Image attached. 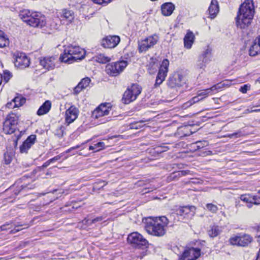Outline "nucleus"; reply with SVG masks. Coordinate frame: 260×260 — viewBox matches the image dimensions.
Listing matches in <instances>:
<instances>
[{
	"label": "nucleus",
	"mask_w": 260,
	"mask_h": 260,
	"mask_svg": "<svg viewBox=\"0 0 260 260\" xmlns=\"http://www.w3.org/2000/svg\"><path fill=\"white\" fill-rule=\"evenodd\" d=\"M143 221L146 232L151 235L157 237H161L166 234L169 223V220L165 216L149 217L143 219Z\"/></svg>",
	"instance_id": "nucleus-1"
},
{
	"label": "nucleus",
	"mask_w": 260,
	"mask_h": 260,
	"mask_svg": "<svg viewBox=\"0 0 260 260\" xmlns=\"http://www.w3.org/2000/svg\"><path fill=\"white\" fill-rule=\"evenodd\" d=\"M254 5L252 0H246L241 5L236 17V24L244 29L250 24L254 15Z\"/></svg>",
	"instance_id": "nucleus-2"
},
{
	"label": "nucleus",
	"mask_w": 260,
	"mask_h": 260,
	"mask_svg": "<svg viewBox=\"0 0 260 260\" xmlns=\"http://www.w3.org/2000/svg\"><path fill=\"white\" fill-rule=\"evenodd\" d=\"M63 48V52L60 54L59 58L62 62L71 64L83 59L85 56V51L78 46L69 45L64 46Z\"/></svg>",
	"instance_id": "nucleus-3"
},
{
	"label": "nucleus",
	"mask_w": 260,
	"mask_h": 260,
	"mask_svg": "<svg viewBox=\"0 0 260 260\" xmlns=\"http://www.w3.org/2000/svg\"><path fill=\"white\" fill-rule=\"evenodd\" d=\"M19 16L23 22L34 27L43 28L46 25V17L38 12L23 10L20 12Z\"/></svg>",
	"instance_id": "nucleus-4"
},
{
	"label": "nucleus",
	"mask_w": 260,
	"mask_h": 260,
	"mask_svg": "<svg viewBox=\"0 0 260 260\" xmlns=\"http://www.w3.org/2000/svg\"><path fill=\"white\" fill-rule=\"evenodd\" d=\"M220 88L219 84L213 85L211 88H207L204 90H199L197 92V95L192 98L190 100L183 105V108H187L192 104L201 101L208 96L211 95L213 92L216 91Z\"/></svg>",
	"instance_id": "nucleus-5"
},
{
	"label": "nucleus",
	"mask_w": 260,
	"mask_h": 260,
	"mask_svg": "<svg viewBox=\"0 0 260 260\" xmlns=\"http://www.w3.org/2000/svg\"><path fill=\"white\" fill-rule=\"evenodd\" d=\"M211 58L212 50L208 47L199 56L194 66L195 69L198 72L202 73L205 71L207 64L211 60Z\"/></svg>",
	"instance_id": "nucleus-6"
},
{
	"label": "nucleus",
	"mask_w": 260,
	"mask_h": 260,
	"mask_svg": "<svg viewBox=\"0 0 260 260\" xmlns=\"http://www.w3.org/2000/svg\"><path fill=\"white\" fill-rule=\"evenodd\" d=\"M127 66V62L121 60L112 62L106 66V73L111 76H117L119 75Z\"/></svg>",
	"instance_id": "nucleus-7"
},
{
	"label": "nucleus",
	"mask_w": 260,
	"mask_h": 260,
	"mask_svg": "<svg viewBox=\"0 0 260 260\" xmlns=\"http://www.w3.org/2000/svg\"><path fill=\"white\" fill-rule=\"evenodd\" d=\"M141 92V88L138 84H133L128 87L124 92L122 98L123 103L128 104L135 101L137 96Z\"/></svg>",
	"instance_id": "nucleus-8"
},
{
	"label": "nucleus",
	"mask_w": 260,
	"mask_h": 260,
	"mask_svg": "<svg viewBox=\"0 0 260 260\" xmlns=\"http://www.w3.org/2000/svg\"><path fill=\"white\" fill-rule=\"evenodd\" d=\"M127 241L134 247L140 248L148 245V241L138 232L131 233L128 236Z\"/></svg>",
	"instance_id": "nucleus-9"
},
{
	"label": "nucleus",
	"mask_w": 260,
	"mask_h": 260,
	"mask_svg": "<svg viewBox=\"0 0 260 260\" xmlns=\"http://www.w3.org/2000/svg\"><path fill=\"white\" fill-rule=\"evenodd\" d=\"M159 37L156 35H151L139 41V51L140 52H145L152 47L158 42Z\"/></svg>",
	"instance_id": "nucleus-10"
},
{
	"label": "nucleus",
	"mask_w": 260,
	"mask_h": 260,
	"mask_svg": "<svg viewBox=\"0 0 260 260\" xmlns=\"http://www.w3.org/2000/svg\"><path fill=\"white\" fill-rule=\"evenodd\" d=\"M169 66V61L168 59H164L160 65L158 73L157 74L155 83L154 86L157 87L160 85L167 75L168 72V68Z\"/></svg>",
	"instance_id": "nucleus-11"
},
{
	"label": "nucleus",
	"mask_w": 260,
	"mask_h": 260,
	"mask_svg": "<svg viewBox=\"0 0 260 260\" xmlns=\"http://www.w3.org/2000/svg\"><path fill=\"white\" fill-rule=\"evenodd\" d=\"M201 255V250L198 248H191L185 250L178 260H196Z\"/></svg>",
	"instance_id": "nucleus-12"
},
{
	"label": "nucleus",
	"mask_w": 260,
	"mask_h": 260,
	"mask_svg": "<svg viewBox=\"0 0 260 260\" xmlns=\"http://www.w3.org/2000/svg\"><path fill=\"white\" fill-rule=\"evenodd\" d=\"M15 66L20 69H24L28 67L30 64V59L22 52H18L15 55Z\"/></svg>",
	"instance_id": "nucleus-13"
},
{
	"label": "nucleus",
	"mask_w": 260,
	"mask_h": 260,
	"mask_svg": "<svg viewBox=\"0 0 260 260\" xmlns=\"http://www.w3.org/2000/svg\"><path fill=\"white\" fill-rule=\"evenodd\" d=\"M184 83L183 76L178 73H175L170 76L167 82L168 86L172 88L181 87Z\"/></svg>",
	"instance_id": "nucleus-14"
},
{
	"label": "nucleus",
	"mask_w": 260,
	"mask_h": 260,
	"mask_svg": "<svg viewBox=\"0 0 260 260\" xmlns=\"http://www.w3.org/2000/svg\"><path fill=\"white\" fill-rule=\"evenodd\" d=\"M111 110V107L109 103L101 104L92 112V117L98 119L100 117L108 115Z\"/></svg>",
	"instance_id": "nucleus-15"
},
{
	"label": "nucleus",
	"mask_w": 260,
	"mask_h": 260,
	"mask_svg": "<svg viewBox=\"0 0 260 260\" xmlns=\"http://www.w3.org/2000/svg\"><path fill=\"white\" fill-rule=\"evenodd\" d=\"M196 207L193 206H183L179 208L176 210V214L182 217V218L190 219L195 214Z\"/></svg>",
	"instance_id": "nucleus-16"
},
{
	"label": "nucleus",
	"mask_w": 260,
	"mask_h": 260,
	"mask_svg": "<svg viewBox=\"0 0 260 260\" xmlns=\"http://www.w3.org/2000/svg\"><path fill=\"white\" fill-rule=\"evenodd\" d=\"M120 41V39L119 36H109L102 40V45L104 48H114L117 46Z\"/></svg>",
	"instance_id": "nucleus-17"
},
{
	"label": "nucleus",
	"mask_w": 260,
	"mask_h": 260,
	"mask_svg": "<svg viewBox=\"0 0 260 260\" xmlns=\"http://www.w3.org/2000/svg\"><path fill=\"white\" fill-rule=\"evenodd\" d=\"M79 114L78 109L74 106H71L66 111V122L68 125L72 123L77 118Z\"/></svg>",
	"instance_id": "nucleus-18"
},
{
	"label": "nucleus",
	"mask_w": 260,
	"mask_h": 260,
	"mask_svg": "<svg viewBox=\"0 0 260 260\" xmlns=\"http://www.w3.org/2000/svg\"><path fill=\"white\" fill-rule=\"evenodd\" d=\"M60 19L63 24H69L74 19V13L67 9H64L60 13Z\"/></svg>",
	"instance_id": "nucleus-19"
},
{
	"label": "nucleus",
	"mask_w": 260,
	"mask_h": 260,
	"mask_svg": "<svg viewBox=\"0 0 260 260\" xmlns=\"http://www.w3.org/2000/svg\"><path fill=\"white\" fill-rule=\"evenodd\" d=\"M56 59V57L54 56L45 57L43 58H40V63L44 68L47 70H51L55 68Z\"/></svg>",
	"instance_id": "nucleus-20"
},
{
	"label": "nucleus",
	"mask_w": 260,
	"mask_h": 260,
	"mask_svg": "<svg viewBox=\"0 0 260 260\" xmlns=\"http://www.w3.org/2000/svg\"><path fill=\"white\" fill-rule=\"evenodd\" d=\"M36 140V135H32L29 136L20 146V152L21 153H26L28 150L35 144Z\"/></svg>",
	"instance_id": "nucleus-21"
},
{
	"label": "nucleus",
	"mask_w": 260,
	"mask_h": 260,
	"mask_svg": "<svg viewBox=\"0 0 260 260\" xmlns=\"http://www.w3.org/2000/svg\"><path fill=\"white\" fill-rule=\"evenodd\" d=\"M90 81L91 80L88 77L82 79L78 84L74 88V93L76 94L80 93L82 90L85 89L89 86Z\"/></svg>",
	"instance_id": "nucleus-22"
},
{
	"label": "nucleus",
	"mask_w": 260,
	"mask_h": 260,
	"mask_svg": "<svg viewBox=\"0 0 260 260\" xmlns=\"http://www.w3.org/2000/svg\"><path fill=\"white\" fill-rule=\"evenodd\" d=\"M210 17L214 19L219 12V5L217 0H212L208 9Z\"/></svg>",
	"instance_id": "nucleus-23"
},
{
	"label": "nucleus",
	"mask_w": 260,
	"mask_h": 260,
	"mask_svg": "<svg viewBox=\"0 0 260 260\" xmlns=\"http://www.w3.org/2000/svg\"><path fill=\"white\" fill-rule=\"evenodd\" d=\"M195 39L193 33L188 30L184 38V45L186 49H190Z\"/></svg>",
	"instance_id": "nucleus-24"
},
{
	"label": "nucleus",
	"mask_w": 260,
	"mask_h": 260,
	"mask_svg": "<svg viewBox=\"0 0 260 260\" xmlns=\"http://www.w3.org/2000/svg\"><path fill=\"white\" fill-rule=\"evenodd\" d=\"M260 53V36L256 38L250 47L249 55L254 56Z\"/></svg>",
	"instance_id": "nucleus-25"
},
{
	"label": "nucleus",
	"mask_w": 260,
	"mask_h": 260,
	"mask_svg": "<svg viewBox=\"0 0 260 260\" xmlns=\"http://www.w3.org/2000/svg\"><path fill=\"white\" fill-rule=\"evenodd\" d=\"M192 134L189 126H182L179 127L176 133V135L180 138L186 137Z\"/></svg>",
	"instance_id": "nucleus-26"
},
{
	"label": "nucleus",
	"mask_w": 260,
	"mask_h": 260,
	"mask_svg": "<svg viewBox=\"0 0 260 260\" xmlns=\"http://www.w3.org/2000/svg\"><path fill=\"white\" fill-rule=\"evenodd\" d=\"M175 6L171 3H167L161 6V13L163 15L168 16L172 14Z\"/></svg>",
	"instance_id": "nucleus-27"
},
{
	"label": "nucleus",
	"mask_w": 260,
	"mask_h": 260,
	"mask_svg": "<svg viewBox=\"0 0 260 260\" xmlns=\"http://www.w3.org/2000/svg\"><path fill=\"white\" fill-rule=\"evenodd\" d=\"M147 67L148 72L149 74H154L155 73L158 68L157 59L156 58H151Z\"/></svg>",
	"instance_id": "nucleus-28"
},
{
	"label": "nucleus",
	"mask_w": 260,
	"mask_h": 260,
	"mask_svg": "<svg viewBox=\"0 0 260 260\" xmlns=\"http://www.w3.org/2000/svg\"><path fill=\"white\" fill-rule=\"evenodd\" d=\"M190 171L189 170H182L177 172H174L171 173L170 176L168 177L169 181H173L178 179L180 177L187 175L189 174Z\"/></svg>",
	"instance_id": "nucleus-29"
},
{
	"label": "nucleus",
	"mask_w": 260,
	"mask_h": 260,
	"mask_svg": "<svg viewBox=\"0 0 260 260\" xmlns=\"http://www.w3.org/2000/svg\"><path fill=\"white\" fill-rule=\"evenodd\" d=\"M51 103L49 101H46L40 107L37 111L38 115H43L47 113L50 110Z\"/></svg>",
	"instance_id": "nucleus-30"
},
{
	"label": "nucleus",
	"mask_w": 260,
	"mask_h": 260,
	"mask_svg": "<svg viewBox=\"0 0 260 260\" xmlns=\"http://www.w3.org/2000/svg\"><path fill=\"white\" fill-rule=\"evenodd\" d=\"M253 195L252 194H245L240 196V200L247 204L248 208L252 207L254 205L253 202Z\"/></svg>",
	"instance_id": "nucleus-31"
},
{
	"label": "nucleus",
	"mask_w": 260,
	"mask_h": 260,
	"mask_svg": "<svg viewBox=\"0 0 260 260\" xmlns=\"http://www.w3.org/2000/svg\"><path fill=\"white\" fill-rule=\"evenodd\" d=\"M6 120L7 124L12 125L16 128V125L18 123V117L14 113H11L7 115L5 119Z\"/></svg>",
	"instance_id": "nucleus-32"
},
{
	"label": "nucleus",
	"mask_w": 260,
	"mask_h": 260,
	"mask_svg": "<svg viewBox=\"0 0 260 260\" xmlns=\"http://www.w3.org/2000/svg\"><path fill=\"white\" fill-rule=\"evenodd\" d=\"M252 238L248 235H244L242 236H240L239 238V246H246L251 242Z\"/></svg>",
	"instance_id": "nucleus-33"
},
{
	"label": "nucleus",
	"mask_w": 260,
	"mask_h": 260,
	"mask_svg": "<svg viewBox=\"0 0 260 260\" xmlns=\"http://www.w3.org/2000/svg\"><path fill=\"white\" fill-rule=\"evenodd\" d=\"M221 232V228L218 226L213 225L210 226L208 230V235L211 238L217 236Z\"/></svg>",
	"instance_id": "nucleus-34"
},
{
	"label": "nucleus",
	"mask_w": 260,
	"mask_h": 260,
	"mask_svg": "<svg viewBox=\"0 0 260 260\" xmlns=\"http://www.w3.org/2000/svg\"><path fill=\"white\" fill-rule=\"evenodd\" d=\"M105 217L103 216H99L97 217L92 220L88 219L87 218H85L84 220L82 221L83 223L87 225H91L92 224L96 223L97 222H100L103 220Z\"/></svg>",
	"instance_id": "nucleus-35"
},
{
	"label": "nucleus",
	"mask_w": 260,
	"mask_h": 260,
	"mask_svg": "<svg viewBox=\"0 0 260 260\" xmlns=\"http://www.w3.org/2000/svg\"><path fill=\"white\" fill-rule=\"evenodd\" d=\"M13 100V102H14V106H16V108L22 106L26 102V99L21 95H19L15 97Z\"/></svg>",
	"instance_id": "nucleus-36"
},
{
	"label": "nucleus",
	"mask_w": 260,
	"mask_h": 260,
	"mask_svg": "<svg viewBox=\"0 0 260 260\" xmlns=\"http://www.w3.org/2000/svg\"><path fill=\"white\" fill-rule=\"evenodd\" d=\"M3 132L6 134H11L15 132V127L12 125L7 124L6 120H5L3 122Z\"/></svg>",
	"instance_id": "nucleus-37"
},
{
	"label": "nucleus",
	"mask_w": 260,
	"mask_h": 260,
	"mask_svg": "<svg viewBox=\"0 0 260 260\" xmlns=\"http://www.w3.org/2000/svg\"><path fill=\"white\" fill-rule=\"evenodd\" d=\"M95 60L99 63H106L109 62L111 60V58L109 57L106 56L105 54L101 53L97 55L95 57Z\"/></svg>",
	"instance_id": "nucleus-38"
},
{
	"label": "nucleus",
	"mask_w": 260,
	"mask_h": 260,
	"mask_svg": "<svg viewBox=\"0 0 260 260\" xmlns=\"http://www.w3.org/2000/svg\"><path fill=\"white\" fill-rule=\"evenodd\" d=\"M14 154L12 152L7 151L4 153V160L6 165H9L12 161Z\"/></svg>",
	"instance_id": "nucleus-39"
},
{
	"label": "nucleus",
	"mask_w": 260,
	"mask_h": 260,
	"mask_svg": "<svg viewBox=\"0 0 260 260\" xmlns=\"http://www.w3.org/2000/svg\"><path fill=\"white\" fill-rule=\"evenodd\" d=\"M105 147V143L103 142H99L94 145L90 146L89 147V150H94L95 152L99 151Z\"/></svg>",
	"instance_id": "nucleus-40"
},
{
	"label": "nucleus",
	"mask_w": 260,
	"mask_h": 260,
	"mask_svg": "<svg viewBox=\"0 0 260 260\" xmlns=\"http://www.w3.org/2000/svg\"><path fill=\"white\" fill-rule=\"evenodd\" d=\"M9 44V39L5 36L4 32H3V34H0V47L3 48L6 47Z\"/></svg>",
	"instance_id": "nucleus-41"
},
{
	"label": "nucleus",
	"mask_w": 260,
	"mask_h": 260,
	"mask_svg": "<svg viewBox=\"0 0 260 260\" xmlns=\"http://www.w3.org/2000/svg\"><path fill=\"white\" fill-rule=\"evenodd\" d=\"M35 187L34 185L30 184L29 183L23 184L21 185V189L18 192H15L16 194H18L20 192H24L25 191H27L28 189H31L34 188Z\"/></svg>",
	"instance_id": "nucleus-42"
},
{
	"label": "nucleus",
	"mask_w": 260,
	"mask_h": 260,
	"mask_svg": "<svg viewBox=\"0 0 260 260\" xmlns=\"http://www.w3.org/2000/svg\"><path fill=\"white\" fill-rule=\"evenodd\" d=\"M206 208L209 211L213 213H215L218 210L217 206L212 203L206 204Z\"/></svg>",
	"instance_id": "nucleus-43"
},
{
	"label": "nucleus",
	"mask_w": 260,
	"mask_h": 260,
	"mask_svg": "<svg viewBox=\"0 0 260 260\" xmlns=\"http://www.w3.org/2000/svg\"><path fill=\"white\" fill-rule=\"evenodd\" d=\"M240 236H235L230 239V242L232 245L239 246Z\"/></svg>",
	"instance_id": "nucleus-44"
},
{
	"label": "nucleus",
	"mask_w": 260,
	"mask_h": 260,
	"mask_svg": "<svg viewBox=\"0 0 260 260\" xmlns=\"http://www.w3.org/2000/svg\"><path fill=\"white\" fill-rule=\"evenodd\" d=\"M94 3L106 6L112 2L113 0H92Z\"/></svg>",
	"instance_id": "nucleus-45"
},
{
	"label": "nucleus",
	"mask_w": 260,
	"mask_h": 260,
	"mask_svg": "<svg viewBox=\"0 0 260 260\" xmlns=\"http://www.w3.org/2000/svg\"><path fill=\"white\" fill-rule=\"evenodd\" d=\"M11 73L9 71H5L3 76V79L5 82H8L11 78Z\"/></svg>",
	"instance_id": "nucleus-46"
},
{
	"label": "nucleus",
	"mask_w": 260,
	"mask_h": 260,
	"mask_svg": "<svg viewBox=\"0 0 260 260\" xmlns=\"http://www.w3.org/2000/svg\"><path fill=\"white\" fill-rule=\"evenodd\" d=\"M143 121H140L139 122H137L135 123L132 124L131 126V127L133 129H139L141 128L143 125Z\"/></svg>",
	"instance_id": "nucleus-47"
},
{
	"label": "nucleus",
	"mask_w": 260,
	"mask_h": 260,
	"mask_svg": "<svg viewBox=\"0 0 260 260\" xmlns=\"http://www.w3.org/2000/svg\"><path fill=\"white\" fill-rule=\"evenodd\" d=\"M253 202L254 205H260V194L253 195Z\"/></svg>",
	"instance_id": "nucleus-48"
},
{
	"label": "nucleus",
	"mask_w": 260,
	"mask_h": 260,
	"mask_svg": "<svg viewBox=\"0 0 260 260\" xmlns=\"http://www.w3.org/2000/svg\"><path fill=\"white\" fill-rule=\"evenodd\" d=\"M242 136V134L241 131H238L236 133H234L228 135V137L232 138L233 137L238 138Z\"/></svg>",
	"instance_id": "nucleus-49"
},
{
	"label": "nucleus",
	"mask_w": 260,
	"mask_h": 260,
	"mask_svg": "<svg viewBox=\"0 0 260 260\" xmlns=\"http://www.w3.org/2000/svg\"><path fill=\"white\" fill-rule=\"evenodd\" d=\"M196 144H198L197 145V147L199 149V148H203V147H204L205 146H207V144H208V143L206 141H198V142H196Z\"/></svg>",
	"instance_id": "nucleus-50"
},
{
	"label": "nucleus",
	"mask_w": 260,
	"mask_h": 260,
	"mask_svg": "<svg viewBox=\"0 0 260 260\" xmlns=\"http://www.w3.org/2000/svg\"><path fill=\"white\" fill-rule=\"evenodd\" d=\"M249 87H250V86H248L247 84H245L240 87L239 90L243 93H245L247 92V90L249 89Z\"/></svg>",
	"instance_id": "nucleus-51"
},
{
	"label": "nucleus",
	"mask_w": 260,
	"mask_h": 260,
	"mask_svg": "<svg viewBox=\"0 0 260 260\" xmlns=\"http://www.w3.org/2000/svg\"><path fill=\"white\" fill-rule=\"evenodd\" d=\"M6 106L9 109H13L14 108H16V106H14V102H13V100H12L11 102L7 103Z\"/></svg>",
	"instance_id": "nucleus-52"
},
{
	"label": "nucleus",
	"mask_w": 260,
	"mask_h": 260,
	"mask_svg": "<svg viewBox=\"0 0 260 260\" xmlns=\"http://www.w3.org/2000/svg\"><path fill=\"white\" fill-rule=\"evenodd\" d=\"M168 149H169V148L168 147V146H162V147H160V148H158V150H157V152L161 153V152L167 151Z\"/></svg>",
	"instance_id": "nucleus-53"
},
{
	"label": "nucleus",
	"mask_w": 260,
	"mask_h": 260,
	"mask_svg": "<svg viewBox=\"0 0 260 260\" xmlns=\"http://www.w3.org/2000/svg\"><path fill=\"white\" fill-rule=\"evenodd\" d=\"M83 145V144H82V145H76V146H74V147H71L70 148V149H69L68 150H67L66 151V153H69L70 152V151H71L72 150H75V149H78V148H79L81 147V146Z\"/></svg>",
	"instance_id": "nucleus-54"
},
{
	"label": "nucleus",
	"mask_w": 260,
	"mask_h": 260,
	"mask_svg": "<svg viewBox=\"0 0 260 260\" xmlns=\"http://www.w3.org/2000/svg\"><path fill=\"white\" fill-rule=\"evenodd\" d=\"M61 157V155H57V156L50 159V161H51V162L56 161L60 159Z\"/></svg>",
	"instance_id": "nucleus-55"
},
{
	"label": "nucleus",
	"mask_w": 260,
	"mask_h": 260,
	"mask_svg": "<svg viewBox=\"0 0 260 260\" xmlns=\"http://www.w3.org/2000/svg\"><path fill=\"white\" fill-rule=\"evenodd\" d=\"M200 181L198 179H192L188 182V183H193V184H198L200 183Z\"/></svg>",
	"instance_id": "nucleus-56"
},
{
	"label": "nucleus",
	"mask_w": 260,
	"mask_h": 260,
	"mask_svg": "<svg viewBox=\"0 0 260 260\" xmlns=\"http://www.w3.org/2000/svg\"><path fill=\"white\" fill-rule=\"evenodd\" d=\"M9 225V224H4L3 225H2L1 227H0V229L1 230V231H5V230H7L8 229H9L10 228H7V226Z\"/></svg>",
	"instance_id": "nucleus-57"
},
{
	"label": "nucleus",
	"mask_w": 260,
	"mask_h": 260,
	"mask_svg": "<svg viewBox=\"0 0 260 260\" xmlns=\"http://www.w3.org/2000/svg\"><path fill=\"white\" fill-rule=\"evenodd\" d=\"M51 163H52L51 161H50V159L46 161L44 164L42 165V167L43 168L47 167Z\"/></svg>",
	"instance_id": "nucleus-58"
},
{
	"label": "nucleus",
	"mask_w": 260,
	"mask_h": 260,
	"mask_svg": "<svg viewBox=\"0 0 260 260\" xmlns=\"http://www.w3.org/2000/svg\"><path fill=\"white\" fill-rule=\"evenodd\" d=\"M19 226H16L14 230L11 231V233H15L16 232H19L20 231V229L19 228Z\"/></svg>",
	"instance_id": "nucleus-59"
},
{
	"label": "nucleus",
	"mask_w": 260,
	"mask_h": 260,
	"mask_svg": "<svg viewBox=\"0 0 260 260\" xmlns=\"http://www.w3.org/2000/svg\"><path fill=\"white\" fill-rule=\"evenodd\" d=\"M255 260H260V248L259 249L256 256Z\"/></svg>",
	"instance_id": "nucleus-60"
},
{
	"label": "nucleus",
	"mask_w": 260,
	"mask_h": 260,
	"mask_svg": "<svg viewBox=\"0 0 260 260\" xmlns=\"http://www.w3.org/2000/svg\"><path fill=\"white\" fill-rule=\"evenodd\" d=\"M260 110H258V109H255V110H252L253 112H258V111H259Z\"/></svg>",
	"instance_id": "nucleus-61"
},
{
	"label": "nucleus",
	"mask_w": 260,
	"mask_h": 260,
	"mask_svg": "<svg viewBox=\"0 0 260 260\" xmlns=\"http://www.w3.org/2000/svg\"><path fill=\"white\" fill-rule=\"evenodd\" d=\"M0 34H3V31H2V30H0Z\"/></svg>",
	"instance_id": "nucleus-62"
},
{
	"label": "nucleus",
	"mask_w": 260,
	"mask_h": 260,
	"mask_svg": "<svg viewBox=\"0 0 260 260\" xmlns=\"http://www.w3.org/2000/svg\"><path fill=\"white\" fill-rule=\"evenodd\" d=\"M257 193H258V194H260V190H259L257 191Z\"/></svg>",
	"instance_id": "nucleus-63"
},
{
	"label": "nucleus",
	"mask_w": 260,
	"mask_h": 260,
	"mask_svg": "<svg viewBox=\"0 0 260 260\" xmlns=\"http://www.w3.org/2000/svg\"><path fill=\"white\" fill-rule=\"evenodd\" d=\"M259 240L260 241V236L258 237Z\"/></svg>",
	"instance_id": "nucleus-64"
}]
</instances>
